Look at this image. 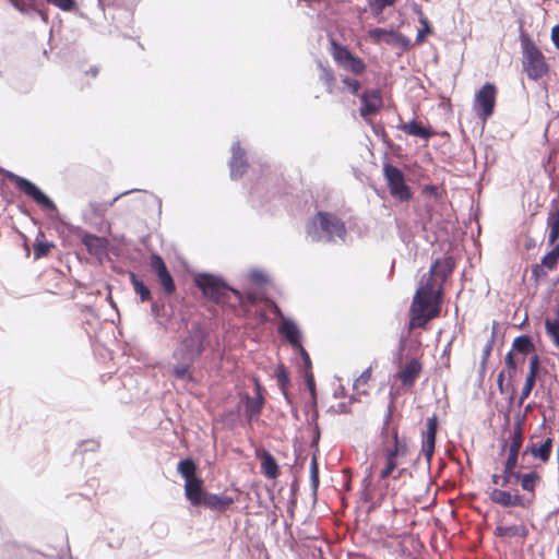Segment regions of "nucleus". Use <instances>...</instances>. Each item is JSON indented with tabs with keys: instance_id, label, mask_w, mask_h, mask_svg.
Listing matches in <instances>:
<instances>
[{
	"instance_id": "nucleus-14",
	"label": "nucleus",
	"mask_w": 559,
	"mask_h": 559,
	"mask_svg": "<svg viewBox=\"0 0 559 559\" xmlns=\"http://www.w3.org/2000/svg\"><path fill=\"white\" fill-rule=\"evenodd\" d=\"M438 430V417L432 415L427 418L426 431L423 433L421 451L428 461L431 460L435 453L436 436Z\"/></svg>"
},
{
	"instance_id": "nucleus-58",
	"label": "nucleus",
	"mask_w": 559,
	"mask_h": 559,
	"mask_svg": "<svg viewBox=\"0 0 559 559\" xmlns=\"http://www.w3.org/2000/svg\"><path fill=\"white\" fill-rule=\"evenodd\" d=\"M414 12L418 15V21L420 22V16H426L425 13L421 10V7L419 4L414 5Z\"/></svg>"
},
{
	"instance_id": "nucleus-12",
	"label": "nucleus",
	"mask_w": 559,
	"mask_h": 559,
	"mask_svg": "<svg viewBox=\"0 0 559 559\" xmlns=\"http://www.w3.org/2000/svg\"><path fill=\"white\" fill-rule=\"evenodd\" d=\"M15 186L20 191L31 197L37 204L48 210L56 209L55 203L29 180L22 177H16Z\"/></svg>"
},
{
	"instance_id": "nucleus-28",
	"label": "nucleus",
	"mask_w": 559,
	"mask_h": 559,
	"mask_svg": "<svg viewBox=\"0 0 559 559\" xmlns=\"http://www.w3.org/2000/svg\"><path fill=\"white\" fill-rule=\"evenodd\" d=\"M552 442L554 441L551 438H547L539 445L532 443L526 448L525 453H531L534 457L540 460L543 463H547L552 451Z\"/></svg>"
},
{
	"instance_id": "nucleus-54",
	"label": "nucleus",
	"mask_w": 559,
	"mask_h": 559,
	"mask_svg": "<svg viewBox=\"0 0 559 559\" xmlns=\"http://www.w3.org/2000/svg\"><path fill=\"white\" fill-rule=\"evenodd\" d=\"M551 40L554 45L559 49V24L555 25L551 29Z\"/></svg>"
},
{
	"instance_id": "nucleus-61",
	"label": "nucleus",
	"mask_w": 559,
	"mask_h": 559,
	"mask_svg": "<svg viewBox=\"0 0 559 559\" xmlns=\"http://www.w3.org/2000/svg\"><path fill=\"white\" fill-rule=\"evenodd\" d=\"M273 311L277 316H282L281 309L276 304H273Z\"/></svg>"
},
{
	"instance_id": "nucleus-35",
	"label": "nucleus",
	"mask_w": 559,
	"mask_h": 559,
	"mask_svg": "<svg viewBox=\"0 0 559 559\" xmlns=\"http://www.w3.org/2000/svg\"><path fill=\"white\" fill-rule=\"evenodd\" d=\"M420 25L421 27L418 29L416 35V44L421 45L425 43L427 36L431 35L433 33L432 26L428 20L427 16H420Z\"/></svg>"
},
{
	"instance_id": "nucleus-56",
	"label": "nucleus",
	"mask_w": 559,
	"mask_h": 559,
	"mask_svg": "<svg viewBox=\"0 0 559 559\" xmlns=\"http://www.w3.org/2000/svg\"><path fill=\"white\" fill-rule=\"evenodd\" d=\"M85 73H86V75L95 79L99 73V69L94 66V67H91Z\"/></svg>"
},
{
	"instance_id": "nucleus-19",
	"label": "nucleus",
	"mask_w": 559,
	"mask_h": 559,
	"mask_svg": "<svg viewBox=\"0 0 559 559\" xmlns=\"http://www.w3.org/2000/svg\"><path fill=\"white\" fill-rule=\"evenodd\" d=\"M523 428L521 423H516L513 427L512 435L510 437V443L508 445V459L506 463L516 465L519 452L523 443Z\"/></svg>"
},
{
	"instance_id": "nucleus-45",
	"label": "nucleus",
	"mask_w": 559,
	"mask_h": 559,
	"mask_svg": "<svg viewBox=\"0 0 559 559\" xmlns=\"http://www.w3.org/2000/svg\"><path fill=\"white\" fill-rule=\"evenodd\" d=\"M372 377V368L369 367L355 380L354 386L355 389H359L368 384Z\"/></svg>"
},
{
	"instance_id": "nucleus-48",
	"label": "nucleus",
	"mask_w": 559,
	"mask_h": 559,
	"mask_svg": "<svg viewBox=\"0 0 559 559\" xmlns=\"http://www.w3.org/2000/svg\"><path fill=\"white\" fill-rule=\"evenodd\" d=\"M518 532L516 526H498L495 534L499 537L514 536Z\"/></svg>"
},
{
	"instance_id": "nucleus-8",
	"label": "nucleus",
	"mask_w": 559,
	"mask_h": 559,
	"mask_svg": "<svg viewBox=\"0 0 559 559\" xmlns=\"http://www.w3.org/2000/svg\"><path fill=\"white\" fill-rule=\"evenodd\" d=\"M383 175L390 193L394 199L401 202H407L412 199V190L406 185L405 176L400 168L391 164H385L383 166Z\"/></svg>"
},
{
	"instance_id": "nucleus-38",
	"label": "nucleus",
	"mask_w": 559,
	"mask_h": 559,
	"mask_svg": "<svg viewBox=\"0 0 559 559\" xmlns=\"http://www.w3.org/2000/svg\"><path fill=\"white\" fill-rule=\"evenodd\" d=\"M559 262V245H557L550 252H548L542 260V264L549 270L556 267Z\"/></svg>"
},
{
	"instance_id": "nucleus-53",
	"label": "nucleus",
	"mask_w": 559,
	"mask_h": 559,
	"mask_svg": "<svg viewBox=\"0 0 559 559\" xmlns=\"http://www.w3.org/2000/svg\"><path fill=\"white\" fill-rule=\"evenodd\" d=\"M423 193L424 194H428L430 197H433L435 199H439L440 198V194H439V189L437 186H433V185H427L423 188Z\"/></svg>"
},
{
	"instance_id": "nucleus-39",
	"label": "nucleus",
	"mask_w": 559,
	"mask_h": 559,
	"mask_svg": "<svg viewBox=\"0 0 559 559\" xmlns=\"http://www.w3.org/2000/svg\"><path fill=\"white\" fill-rule=\"evenodd\" d=\"M516 465L504 463V469L502 472L501 476V487H507L512 478H515V475L519 474V472H515Z\"/></svg>"
},
{
	"instance_id": "nucleus-43",
	"label": "nucleus",
	"mask_w": 559,
	"mask_h": 559,
	"mask_svg": "<svg viewBox=\"0 0 559 559\" xmlns=\"http://www.w3.org/2000/svg\"><path fill=\"white\" fill-rule=\"evenodd\" d=\"M394 31H386L383 28H374L369 32V36L377 43L385 39H391Z\"/></svg>"
},
{
	"instance_id": "nucleus-63",
	"label": "nucleus",
	"mask_w": 559,
	"mask_h": 559,
	"mask_svg": "<svg viewBox=\"0 0 559 559\" xmlns=\"http://www.w3.org/2000/svg\"><path fill=\"white\" fill-rule=\"evenodd\" d=\"M93 207L95 209L96 214H100V212L95 206Z\"/></svg>"
},
{
	"instance_id": "nucleus-42",
	"label": "nucleus",
	"mask_w": 559,
	"mask_h": 559,
	"mask_svg": "<svg viewBox=\"0 0 559 559\" xmlns=\"http://www.w3.org/2000/svg\"><path fill=\"white\" fill-rule=\"evenodd\" d=\"M385 41L388 44H394V45H397L404 49H408L411 47V41L409 39L404 36L403 34L401 33H396V32H393L392 34V38L391 39H385Z\"/></svg>"
},
{
	"instance_id": "nucleus-57",
	"label": "nucleus",
	"mask_w": 559,
	"mask_h": 559,
	"mask_svg": "<svg viewBox=\"0 0 559 559\" xmlns=\"http://www.w3.org/2000/svg\"><path fill=\"white\" fill-rule=\"evenodd\" d=\"M503 380H504V374H503V372H500L498 376V379H497V384H498L500 392H503Z\"/></svg>"
},
{
	"instance_id": "nucleus-29",
	"label": "nucleus",
	"mask_w": 559,
	"mask_h": 559,
	"mask_svg": "<svg viewBox=\"0 0 559 559\" xmlns=\"http://www.w3.org/2000/svg\"><path fill=\"white\" fill-rule=\"evenodd\" d=\"M515 479L520 483L523 490L530 492L532 498L535 497L536 486L542 481V477L537 472L532 471L526 474L519 473L515 475Z\"/></svg>"
},
{
	"instance_id": "nucleus-26",
	"label": "nucleus",
	"mask_w": 559,
	"mask_h": 559,
	"mask_svg": "<svg viewBox=\"0 0 559 559\" xmlns=\"http://www.w3.org/2000/svg\"><path fill=\"white\" fill-rule=\"evenodd\" d=\"M81 241L86 247L88 253L93 255L103 253L107 246V240L105 238L90 233H82Z\"/></svg>"
},
{
	"instance_id": "nucleus-23",
	"label": "nucleus",
	"mask_w": 559,
	"mask_h": 559,
	"mask_svg": "<svg viewBox=\"0 0 559 559\" xmlns=\"http://www.w3.org/2000/svg\"><path fill=\"white\" fill-rule=\"evenodd\" d=\"M229 166L230 175L235 179L240 178L248 167L246 153L239 145L233 147V156Z\"/></svg>"
},
{
	"instance_id": "nucleus-10",
	"label": "nucleus",
	"mask_w": 559,
	"mask_h": 559,
	"mask_svg": "<svg viewBox=\"0 0 559 559\" xmlns=\"http://www.w3.org/2000/svg\"><path fill=\"white\" fill-rule=\"evenodd\" d=\"M424 370V364L420 358H412L407 360L396 373V379L401 381L402 388L411 390L415 385L416 380Z\"/></svg>"
},
{
	"instance_id": "nucleus-15",
	"label": "nucleus",
	"mask_w": 559,
	"mask_h": 559,
	"mask_svg": "<svg viewBox=\"0 0 559 559\" xmlns=\"http://www.w3.org/2000/svg\"><path fill=\"white\" fill-rule=\"evenodd\" d=\"M489 498L493 503H497L501 507H526V500L524 496L520 493H511L507 490H501L495 488L490 491Z\"/></svg>"
},
{
	"instance_id": "nucleus-34",
	"label": "nucleus",
	"mask_w": 559,
	"mask_h": 559,
	"mask_svg": "<svg viewBox=\"0 0 559 559\" xmlns=\"http://www.w3.org/2000/svg\"><path fill=\"white\" fill-rule=\"evenodd\" d=\"M130 282L142 302L151 300L152 296L150 288L145 286V284L139 280L134 273H130Z\"/></svg>"
},
{
	"instance_id": "nucleus-33",
	"label": "nucleus",
	"mask_w": 559,
	"mask_h": 559,
	"mask_svg": "<svg viewBox=\"0 0 559 559\" xmlns=\"http://www.w3.org/2000/svg\"><path fill=\"white\" fill-rule=\"evenodd\" d=\"M512 348L522 355H527L535 352V346L532 340L526 335H521L514 338Z\"/></svg>"
},
{
	"instance_id": "nucleus-1",
	"label": "nucleus",
	"mask_w": 559,
	"mask_h": 559,
	"mask_svg": "<svg viewBox=\"0 0 559 559\" xmlns=\"http://www.w3.org/2000/svg\"><path fill=\"white\" fill-rule=\"evenodd\" d=\"M392 407L393 404L389 406L382 427V445L373 454L366 480L370 479L372 474L376 473L378 474L380 480H385L389 477H392L393 479H400L407 471L406 468L399 467L400 459L406 456L408 448L406 442L399 439L397 426L390 427Z\"/></svg>"
},
{
	"instance_id": "nucleus-11",
	"label": "nucleus",
	"mask_w": 559,
	"mask_h": 559,
	"mask_svg": "<svg viewBox=\"0 0 559 559\" xmlns=\"http://www.w3.org/2000/svg\"><path fill=\"white\" fill-rule=\"evenodd\" d=\"M150 266L155 272L165 294L173 295L176 290V285L162 257L156 253L152 254Z\"/></svg>"
},
{
	"instance_id": "nucleus-32",
	"label": "nucleus",
	"mask_w": 559,
	"mask_h": 559,
	"mask_svg": "<svg viewBox=\"0 0 559 559\" xmlns=\"http://www.w3.org/2000/svg\"><path fill=\"white\" fill-rule=\"evenodd\" d=\"M197 469L198 466L192 459H185L180 461L177 466V471L185 478V481L198 478Z\"/></svg>"
},
{
	"instance_id": "nucleus-13",
	"label": "nucleus",
	"mask_w": 559,
	"mask_h": 559,
	"mask_svg": "<svg viewBox=\"0 0 559 559\" xmlns=\"http://www.w3.org/2000/svg\"><path fill=\"white\" fill-rule=\"evenodd\" d=\"M361 107L359 114L362 118L376 115L382 107V96L379 90H366L359 95Z\"/></svg>"
},
{
	"instance_id": "nucleus-27",
	"label": "nucleus",
	"mask_w": 559,
	"mask_h": 559,
	"mask_svg": "<svg viewBox=\"0 0 559 559\" xmlns=\"http://www.w3.org/2000/svg\"><path fill=\"white\" fill-rule=\"evenodd\" d=\"M416 292H423L426 295H431L442 301L443 284H441L435 276L428 273V277L423 281Z\"/></svg>"
},
{
	"instance_id": "nucleus-46",
	"label": "nucleus",
	"mask_w": 559,
	"mask_h": 559,
	"mask_svg": "<svg viewBox=\"0 0 559 559\" xmlns=\"http://www.w3.org/2000/svg\"><path fill=\"white\" fill-rule=\"evenodd\" d=\"M321 80L326 85V91L329 93H333V87H334V82H335V76H334L333 72L331 70L323 69Z\"/></svg>"
},
{
	"instance_id": "nucleus-24",
	"label": "nucleus",
	"mask_w": 559,
	"mask_h": 559,
	"mask_svg": "<svg viewBox=\"0 0 559 559\" xmlns=\"http://www.w3.org/2000/svg\"><path fill=\"white\" fill-rule=\"evenodd\" d=\"M397 129L403 131L407 135L417 136L425 140H428L435 136L436 134V132L430 127H423L421 123L416 120H412L406 123H401L397 127Z\"/></svg>"
},
{
	"instance_id": "nucleus-40",
	"label": "nucleus",
	"mask_w": 559,
	"mask_h": 559,
	"mask_svg": "<svg viewBox=\"0 0 559 559\" xmlns=\"http://www.w3.org/2000/svg\"><path fill=\"white\" fill-rule=\"evenodd\" d=\"M397 0H370L369 8L374 15H379L386 7L393 5Z\"/></svg>"
},
{
	"instance_id": "nucleus-20",
	"label": "nucleus",
	"mask_w": 559,
	"mask_h": 559,
	"mask_svg": "<svg viewBox=\"0 0 559 559\" xmlns=\"http://www.w3.org/2000/svg\"><path fill=\"white\" fill-rule=\"evenodd\" d=\"M235 503V499L227 495H216L209 492L202 504L203 507L210 509L211 511L223 513L227 511Z\"/></svg>"
},
{
	"instance_id": "nucleus-60",
	"label": "nucleus",
	"mask_w": 559,
	"mask_h": 559,
	"mask_svg": "<svg viewBox=\"0 0 559 559\" xmlns=\"http://www.w3.org/2000/svg\"><path fill=\"white\" fill-rule=\"evenodd\" d=\"M491 481H492L493 485H500L501 484V476L497 475V474H493L491 476Z\"/></svg>"
},
{
	"instance_id": "nucleus-18",
	"label": "nucleus",
	"mask_w": 559,
	"mask_h": 559,
	"mask_svg": "<svg viewBox=\"0 0 559 559\" xmlns=\"http://www.w3.org/2000/svg\"><path fill=\"white\" fill-rule=\"evenodd\" d=\"M207 493L203 489V480L199 477L185 483V496L193 507L201 506Z\"/></svg>"
},
{
	"instance_id": "nucleus-44",
	"label": "nucleus",
	"mask_w": 559,
	"mask_h": 559,
	"mask_svg": "<svg viewBox=\"0 0 559 559\" xmlns=\"http://www.w3.org/2000/svg\"><path fill=\"white\" fill-rule=\"evenodd\" d=\"M342 83L348 90V92L353 95H358L359 90L361 88V84L358 80L353 79L350 76L342 78Z\"/></svg>"
},
{
	"instance_id": "nucleus-62",
	"label": "nucleus",
	"mask_w": 559,
	"mask_h": 559,
	"mask_svg": "<svg viewBox=\"0 0 559 559\" xmlns=\"http://www.w3.org/2000/svg\"><path fill=\"white\" fill-rule=\"evenodd\" d=\"M556 314L559 317V305H558V308L556 310Z\"/></svg>"
},
{
	"instance_id": "nucleus-22",
	"label": "nucleus",
	"mask_w": 559,
	"mask_h": 559,
	"mask_svg": "<svg viewBox=\"0 0 559 559\" xmlns=\"http://www.w3.org/2000/svg\"><path fill=\"white\" fill-rule=\"evenodd\" d=\"M257 457L261 461V473L269 479H275L280 475V467L274 456L266 450L257 451Z\"/></svg>"
},
{
	"instance_id": "nucleus-59",
	"label": "nucleus",
	"mask_w": 559,
	"mask_h": 559,
	"mask_svg": "<svg viewBox=\"0 0 559 559\" xmlns=\"http://www.w3.org/2000/svg\"><path fill=\"white\" fill-rule=\"evenodd\" d=\"M34 11L37 12L40 15V17L44 20V22H46V23L48 22V14H47V12H45L43 10H39L37 8Z\"/></svg>"
},
{
	"instance_id": "nucleus-30",
	"label": "nucleus",
	"mask_w": 559,
	"mask_h": 559,
	"mask_svg": "<svg viewBox=\"0 0 559 559\" xmlns=\"http://www.w3.org/2000/svg\"><path fill=\"white\" fill-rule=\"evenodd\" d=\"M548 241L554 245L559 239V207L551 209L547 216Z\"/></svg>"
},
{
	"instance_id": "nucleus-5",
	"label": "nucleus",
	"mask_w": 559,
	"mask_h": 559,
	"mask_svg": "<svg viewBox=\"0 0 559 559\" xmlns=\"http://www.w3.org/2000/svg\"><path fill=\"white\" fill-rule=\"evenodd\" d=\"M435 298L436 297L426 295L423 292L415 293L409 308V331L417 328L425 329L430 320L439 317L442 301Z\"/></svg>"
},
{
	"instance_id": "nucleus-37",
	"label": "nucleus",
	"mask_w": 559,
	"mask_h": 559,
	"mask_svg": "<svg viewBox=\"0 0 559 559\" xmlns=\"http://www.w3.org/2000/svg\"><path fill=\"white\" fill-rule=\"evenodd\" d=\"M275 378L278 382L280 389L284 394H286V388L289 383V377L286 368L283 365H280L275 369Z\"/></svg>"
},
{
	"instance_id": "nucleus-55",
	"label": "nucleus",
	"mask_w": 559,
	"mask_h": 559,
	"mask_svg": "<svg viewBox=\"0 0 559 559\" xmlns=\"http://www.w3.org/2000/svg\"><path fill=\"white\" fill-rule=\"evenodd\" d=\"M243 304L240 306H245L246 304H254L255 302V297L252 293H248L246 296H243Z\"/></svg>"
},
{
	"instance_id": "nucleus-36",
	"label": "nucleus",
	"mask_w": 559,
	"mask_h": 559,
	"mask_svg": "<svg viewBox=\"0 0 559 559\" xmlns=\"http://www.w3.org/2000/svg\"><path fill=\"white\" fill-rule=\"evenodd\" d=\"M546 334L552 340L554 344L559 348V319L545 320Z\"/></svg>"
},
{
	"instance_id": "nucleus-25",
	"label": "nucleus",
	"mask_w": 559,
	"mask_h": 559,
	"mask_svg": "<svg viewBox=\"0 0 559 559\" xmlns=\"http://www.w3.org/2000/svg\"><path fill=\"white\" fill-rule=\"evenodd\" d=\"M278 331L288 341L293 348H301V333L294 322L284 320L280 325Z\"/></svg>"
},
{
	"instance_id": "nucleus-49",
	"label": "nucleus",
	"mask_w": 559,
	"mask_h": 559,
	"mask_svg": "<svg viewBox=\"0 0 559 559\" xmlns=\"http://www.w3.org/2000/svg\"><path fill=\"white\" fill-rule=\"evenodd\" d=\"M523 361H524V358H523L521 361L516 360V358H515V356L513 355V353H512V352H509V353L506 355V365H507V367H508V369H509L510 373H511L512 371H515V370H516L519 362H523Z\"/></svg>"
},
{
	"instance_id": "nucleus-50",
	"label": "nucleus",
	"mask_w": 559,
	"mask_h": 559,
	"mask_svg": "<svg viewBox=\"0 0 559 559\" xmlns=\"http://www.w3.org/2000/svg\"><path fill=\"white\" fill-rule=\"evenodd\" d=\"M296 350L300 354L302 358L306 371H310L312 368V364L308 352L305 349L304 346H301V348H297Z\"/></svg>"
},
{
	"instance_id": "nucleus-2",
	"label": "nucleus",
	"mask_w": 559,
	"mask_h": 559,
	"mask_svg": "<svg viewBox=\"0 0 559 559\" xmlns=\"http://www.w3.org/2000/svg\"><path fill=\"white\" fill-rule=\"evenodd\" d=\"M206 335L197 328L182 340L178 348L174 352V358L178 364L173 369V374L177 379L192 380L190 368L205 349Z\"/></svg>"
},
{
	"instance_id": "nucleus-17",
	"label": "nucleus",
	"mask_w": 559,
	"mask_h": 559,
	"mask_svg": "<svg viewBox=\"0 0 559 559\" xmlns=\"http://www.w3.org/2000/svg\"><path fill=\"white\" fill-rule=\"evenodd\" d=\"M540 368V360L537 354H534L530 358L528 373L525 379V383L522 388L521 395L519 399V405H522L524 401L530 396L535 385L537 374Z\"/></svg>"
},
{
	"instance_id": "nucleus-9",
	"label": "nucleus",
	"mask_w": 559,
	"mask_h": 559,
	"mask_svg": "<svg viewBox=\"0 0 559 559\" xmlns=\"http://www.w3.org/2000/svg\"><path fill=\"white\" fill-rule=\"evenodd\" d=\"M497 88L492 83H485L475 95V108L478 116L486 120L495 110Z\"/></svg>"
},
{
	"instance_id": "nucleus-16",
	"label": "nucleus",
	"mask_w": 559,
	"mask_h": 559,
	"mask_svg": "<svg viewBox=\"0 0 559 559\" xmlns=\"http://www.w3.org/2000/svg\"><path fill=\"white\" fill-rule=\"evenodd\" d=\"M255 382V396L251 397L245 395L242 401L245 402V414L249 420L257 419L263 408L264 397L262 395V386L258 380Z\"/></svg>"
},
{
	"instance_id": "nucleus-47",
	"label": "nucleus",
	"mask_w": 559,
	"mask_h": 559,
	"mask_svg": "<svg viewBox=\"0 0 559 559\" xmlns=\"http://www.w3.org/2000/svg\"><path fill=\"white\" fill-rule=\"evenodd\" d=\"M62 11H72L75 8V0H46Z\"/></svg>"
},
{
	"instance_id": "nucleus-52",
	"label": "nucleus",
	"mask_w": 559,
	"mask_h": 559,
	"mask_svg": "<svg viewBox=\"0 0 559 559\" xmlns=\"http://www.w3.org/2000/svg\"><path fill=\"white\" fill-rule=\"evenodd\" d=\"M492 350V341H488L483 349V356H481V367H486V362L491 354Z\"/></svg>"
},
{
	"instance_id": "nucleus-4",
	"label": "nucleus",
	"mask_w": 559,
	"mask_h": 559,
	"mask_svg": "<svg viewBox=\"0 0 559 559\" xmlns=\"http://www.w3.org/2000/svg\"><path fill=\"white\" fill-rule=\"evenodd\" d=\"M306 231L313 241L344 240L346 236L345 223L336 215L320 211L307 224Z\"/></svg>"
},
{
	"instance_id": "nucleus-7",
	"label": "nucleus",
	"mask_w": 559,
	"mask_h": 559,
	"mask_svg": "<svg viewBox=\"0 0 559 559\" xmlns=\"http://www.w3.org/2000/svg\"><path fill=\"white\" fill-rule=\"evenodd\" d=\"M330 46L331 55L341 68L355 75H361L366 71L365 61L352 53L346 46L338 44L334 38H330Z\"/></svg>"
},
{
	"instance_id": "nucleus-31",
	"label": "nucleus",
	"mask_w": 559,
	"mask_h": 559,
	"mask_svg": "<svg viewBox=\"0 0 559 559\" xmlns=\"http://www.w3.org/2000/svg\"><path fill=\"white\" fill-rule=\"evenodd\" d=\"M52 248H55V243L51 241H48L41 231L38 233V235L35 239V243H34L35 259H41V258L48 255Z\"/></svg>"
},
{
	"instance_id": "nucleus-21",
	"label": "nucleus",
	"mask_w": 559,
	"mask_h": 559,
	"mask_svg": "<svg viewBox=\"0 0 559 559\" xmlns=\"http://www.w3.org/2000/svg\"><path fill=\"white\" fill-rule=\"evenodd\" d=\"M454 267V259L452 257H445L443 259L436 260L430 266L429 273L444 285L448 277L452 274Z\"/></svg>"
},
{
	"instance_id": "nucleus-51",
	"label": "nucleus",
	"mask_w": 559,
	"mask_h": 559,
	"mask_svg": "<svg viewBox=\"0 0 559 559\" xmlns=\"http://www.w3.org/2000/svg\"><path fill=\"white\" fill-rule=\"evenodd\" d=\"M311 481L313 487H318L319 484V469L316 457L311 461Z\"/></svg>"
},
{
	"instance_id": "nucleus-41",
	"label": "nucleus",
	"mask_w": 559,
	"mask_h": 559,
	"mask_svg": "<svg viewBox=\"0 0 559 559\" xmlns=\"http://www.w3.org/2000/svg\"><path fill=\"white\" fill-rule=\"evenodd\" d=\"M13 5L23 13L36 10V0H12Z\"/></svg>"
},
{
	"instance_id": "nucleus-3",
	"label": "nucleus",
	"mask_w": 559,
	"mask_h": 559,
	"mask_svg": "<svg viewBox=\"0 0 559 559\" xmlns=\"http://www.w3.org/2000/svg\"><path fill=\"white\" fill-rule=\"evenodd\" d=\"M195 285L202 290L205 297L217 305L236 309L243 304V297L239 290L229 287L214 275H199L195 278Z\"/></svg>"
},
{
	"instance_id": "nucleus-6",
	"label": "nucleus",
	"mask_w": 559,
	"mask_h": 559,
	"mask_svg": "<svg viewBox=\"0 0 559 559\" xmlns=\"http://www.w3.org/2000/svg\"><path fill=\"white\" fill-rule=\"evenodd\" d=\"M522 43V66L528 79L537 81L547 74L549 67L539 48L527 36L521 38Z\"/></svg>"
}]
</instances>
